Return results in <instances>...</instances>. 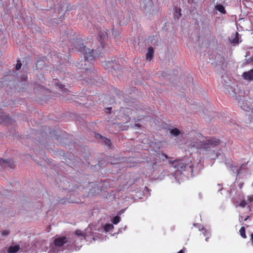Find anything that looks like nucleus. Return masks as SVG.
Returning <instances> with one entry per match:
<instances>
[{"instance_id":"1","label":"nucleus","mask_w":253,"mask_h":253,"mask_svg":"<svg viewBox=\"0 0 253 253\" xmlns=\"http://www.w3.org/2000/svg\"><path fill=\"white\" fill-rule=\"evenodd\" d=\"M196 137L199 138V141L196 142L193 146L197 149H207L210 147L216 146L220 143V140L215 137L206 139L200 133L197 134Z\"/></svg>"},{"instance_id":"2","label":"nucleus","mask_w":253,"mask_h":253,"mask_svg":"<svg viewBox=\"0 0 253 253\" xmlns=\"http://www.w3.org/2000/svg\"><path fill=\"white\" fill-rule=\"evenodd\" d=\"M77 44L76 48L78 49L84 56L85 62H89L92 63L94 60V56H93V49H90L86 48L84 45L82 40H79L76 42Z\"/></svg>"},{"instance_id":"3","label":"nucleus","mask_w":253,"mask_h":253,"mask_svg":"<svg viewBox=\"0 0 253 253\" xmlns=\"http://www.w3.org/2000/svg\"><path fill=\"white\" fill-rule=\"evenodd\" d=\"M100 39L99 40L100 43L101 44V46L100 47H98L96 51V56L97 57L102 56V54H104V47L102 45V41L106 38L107 36V32L106 31H100L99 32Z\"/></svg>"},{"instance_id":"4","label":"nucleus","mask_w":253,"mask_h":253,"mask_svg":"<svg viewBox=\"0 0 253 253\" xmlns=\"http://www.w3.org/2000/svg\"><path fill=\"white\" fill-rule=\"evenodd\" d=\"M169 163L171 166L174 168L176 169L177 170L179 171L185 170L186 166L185 164L180 161H169Z\"/></svg>"},{"instance_id":"5","label":"nucleus","mask_w":253,"mask_h":253,"mask_svg":"<svg viewBox=\"0 0 253 253\" xmlns=\"http://www.w3.org/2000/svg\"><path fill=\"white\" fill-rule=\"evenodd\" d=\"M68 242V239L66 237L56 238L54 239V244L55 247H60Z\"/></svg>"},{"instance_id":"6","label":"nucleus","mask_w":253,"mask_h":253,"mask_svg":"<svg viewBox=\"0 0 253 253\" xmlns=\"http://www.w3.org/2000/svg\"><path fill=\"white\" fill-rule=\"evenodd\" d=\"M117 64L116 60H111L108 61L102 62L101 65L105 69L113 68L115 70L116 65Z\"/></svg>"},{"instance_id":"7","label":"nucleus","mask_w":253,"mask_h":253,"mask_svg":"<svg viewBox=\"0 0 253 253\" xmlns=\"http://www.w3.org/2000/svg\"><path fill=\"white\" fill-rule=\"evenodd\" d=\"M242 76L245 80H253V69L248 72H244Z\"/></svg>"},{"instance_id":"8","label":"nucleus","mask_w":253,"mask_h":253,"mask_svg":"<svg viewBox=\"0 0 253 253\" xmlns=\"http://www.w3.org/2000/svg\"><path fill=\"white\" fill-rule=\"evenodd\" d=\"M0 165L4 167L8 166L11 169L14 167V163L12 160H4L0 159Z\"/></svg>"},{"instance_id":"9","label":"nucleus","mask_w":253,"mask_h":253,"mask_svg":"<svg viewBox=\"0 0 253 253\" xmlns=\"http://www.w3.org/2000/svg\"><path fill=\"white\" fill-rule=\"evenodd\" d=\"M253 201V198L251 196H248L247 200L246 201L245 199L242 200L240 204L238 205V206H240L242 208H245L247 205L251 203Z\"/></svg>"},{"instance_id":"10","label":"nucleus","mask_w":253,"mask_h":253,"mask_svg":"<svg viewBox=\"0 0 253 253\" xmlns=\"http://www.w3.org/2000/svg\"><path fill=\"white\" fill-rule=\"evenodd\" d=\"M44 59L45 57H40L36 63V67L37 69H41L42 68L44 64Z\"/></svg>"},{"instance_id":"11","label":"nucleus","mask_w":253,"mask_h":253,"mask_svg":"<svg viewBox=\"0 0 253 253\" xmlns=\"http://www.w3.org/2000/svg\"><path fill=\"white\" fill-rule=\"evenodd\" d=\"M11 121V118L9 116H6L3 113L0 115V122L7 124L8 123Z\"/></svg>"},{"instance_id":"12","label":"nucleus","mask_w":253,"mask_h":253,"mask_svg":"<svg viewBox=\"0 0 253 253\" xmlns=\"http://www.w3.org/2000/svg\"><path fill=\"white\" fill-rule=\"evenodd\" d=\"M20 249L19 245L10 246L7 250L8 253H15Z\"/></svg>"},{"instance_id":"13","label":"nucleus","mask_w":253,"mask_h":253,"mask_svg":"<svg viewBox=\"0 0 253 253\" xmlns=\"http://www.w3.org/2000/svg\"><path fill=\"white\" fill-rule=\"evenodd\" d=\"M154 49L151 46L148 48V52L146 55V58L147 60H150L153 56Z\"/></svg>"},{"instance_id":"14","label":"nucleus","mask_w":253,"mask_h":253,"mask_svg":"<svg viewBox=\"0 0 253 253\" xmlns=\"http://www.w3.org/2000/svg\"><path fill=\"white\" fill-rule=\"evenodd\" d=\"M171 134L174 136H177L181 134V131L177 128H174L170 130V131Z\"/></svg>"},{"instance_id":"15","label":"nucleus","mask_w":253,"mask_h":253,"mask_svg":"<svg viewBox=\"0 0 253 253\" xmlns=\"http://www.w3.org/2000/svg\"><path fill=\"white\" fill-rule=\"evenodd\" d=\"M216 9L222 13L226 12L224 6L222 4H217L215 6Z\"/></svg>"},{"instance_id":"16","label":"nucleus","mask_w":253,"mask_h":253,"mask_svg":"<svg viewBox=\"0 0 253 253\" xmlns=\"http://www.w3.org/2000/svg\"><path fill=\"white\" fill-rule=\"evenodd\" d=\"M239 232H240V234L241 236L243 238H244V239L247 238V236L246 234V230H245V227H244V226L242 227L239 231Z\"/></svg>"},{"instance_id":"17","label":"nucleus","mask_w":253,"mask_h":253,"mask_svg":"<svg viewBox=\"0 0 253 253\" xmlns=\"http://www.w3.org/2000/svg\"><path fill=\"white\" fill-rule=\"evenodd\" d=\"M114 228V225L112 224H106L104 226V230L106 232H109Z\"/></svg>"},{"instance_id":"18","label":"nucleus","mask_w":253,"mask_h":253,"mask_svg":"<svg viewBox=\"0 0 253 253\" xmlns=\"http://www.w3.org/2000/svg\"><path fill=\"white\" fill-rule=\"evenodd\" d=\"M230 167H231V170L234 172H235L237 174V175L239 174L240 170L237 166L232 165H231Z\"/></svg>"},{"instance_id":"19","label":"nucleus","mask_w":253,"mask_h":253,"mask_svg":"<svg viewBox=\"0 0 253 253\" xmlns=\"http://www.w3.org/2000/svg\"><path fill=\"white\" fill-rule=\"evenodd\" d=\"M181 9L178 8V10L176 9L175 13L174 15V17H176L177 18H179L181 16Z\"/></svg>"},{"instance_id":"20","label":"nucleus","mask_w":253,"mask_h":253,"mask_svg":"<svg viewBox=\"0 0 253 253\" xmlns=\"http://www.w3.org/2000/svg\"><path fill=\"white\" fill-rule=\"evenodd\" d=\"M120 217L118 216H116L113 218V223L114 224H117L120 222Z\"/></svg>"},{"instance_id":"21","label":"nucleus","mask_w":253,"mask_h":253,"mask_svg":"<svg viewBox=\"0 0 253 253\" xmlns=\"http://www.w3.org/2000/svg\"><path fill=\"white\" fill-rule=\"evenodd\" d=\"M104 142L106 145H107L109 147H110L112 144L111 140L108 138H104Z\"/></svg>"},{"instance_id":"22","label":"nucleus","mask_w":253,"mask_h":253,"mask_svg":"<svg viewBox=\"0 0 253 253\" xmlns=\"http://www.w3.org/2000/svg\"><path fill=\"white\" fill-rule=\"evenodd\" d=\"M56 86H58L59 89H60L63 92H66L67 89L64 88V85L61 84H57Z\"/></svg>"},{"instance_id":"23","label":"nucleus","mask_w":253,"mask_h":253,"mask_svg":"<svg viewBox=\"0 0 253 253\" xmlns=\"http://www.w3.org/2000/svg\"><path fill=\"white\" fill-rule=\"evenodd\" d=\"M22 66V64L20 60L17 61V63L16 65L15 68L17 70H19Z\"/></svg>"},{"instance_id":"24","label":"nucleus","mask_w":253,"mask_h":253,"mask_svg":"<svg viewBox=\"0 0 253 253\" xmlns=\"http://www.w3.org/2000/svg\"><path fill=\"white\" fill-rule=\"evenodd\" d=\"M75 235H76L77 236H83L82 231H81L80 230H76L75 232Z\"/></svg>"},{"instance_id":"25","label":"nucleus","mask_w":253,"mask_h":253,"mask_svg":"<svg viewBox=\"0 0 253 253\" xmlns=\"http://www.w3.org/2000/svg\"><path fill=\"white\" fill-rule=\"evenodd\" d=\"M8 234H9L8 231H4L2 233V235H7Z\"/></svg>"},{"instance_id":"26","label":"nucleus","mask_w":253,"mask_h":253,"mask_svg":"<svg viewBox=\"0 0 253 253\" xmlns=\"http://www.w3.org/2000/svg\"><path fill=\"white\" fill-rule=\"evenodd\" d=\"M251 241L252 242V245L253 246V233L251 235Z\"/></svg>"},{"instance_id":"27","label":"nucleus","mask_w":253,"mask_h":253,"mask_svg":"<svg viewBox=\"0 0 253 253\" xmlns=\"http://www.w3.org/2000/svg\"><path fill=\"white\" fill-rule=\"evenodd\" d=\"M194 168V166L193 165H191V166H189V169H191V173L193 172V169Z\"/></svg>"},{"instance_id":"28","label":"nucleus","mask_w":253,"mask_h":253,"mask_svg":"<svg viewBox=\"0 0 253 253\" xmlns=\"http://www.w3.org/2000/svg\"><path fill=\"white\" fill-rule=\"evenodd\" d=\"M162 156L163 157H164L166 159L168 158V156L166 154H164V153H162Z\"/></svg>"},{"instance_id":"29","label":"nucleus","mask_w":253,"mask_h":253,"mask_svg":"<svg viewBox=\"0 0 253 253\" xmlns=\"http://www.w3.org/2000/svg\"><path fill=\"white\" fill-rule=\"evenodd\" d=\"M234 42L235 43L238 42V38L237 37V39H235L234 40Z\"/></svg>"},{"instance_id":"30","label":"nucleus","mask_w":253,"mask_h":253,"mask_svg":"<svg viewBox=\"0 0 253 253\" xmlns=\"http://www.w3.org/2000/svg\"><path fill=\"white\" fill-rule=\"evenodd\" d=\"M96 137H97V138L100 137L101 138V137H102V136L101 135H100L99 134H97L96 135Z\"/></svg>"},{"instance_id":"31","label":"nucleus","mask_w":253,"mask_h":253,"mask_svg":"<svg viewBox=\"0 0 253 253\" xmlns=\"http://www.w3.org/2000/svg\"><path fill=\"white\" fill-rule=\"evenodd\" d=\"M177 253H184L182 250H180Z\"/></svg>"},{"instance_id":"32","label":"nucleus","mask_w":253,"mask_h":253,"mask_svg":"<svg viewBox=\"0 0 253 253\" xmlns=\"http://www.w3.org/2000/svg\"><path fill=\"white\" fill-rule=\"evenodd\" d=\"M249 216H247V217L244 219V220H245V221L249 219Z\"/></svg>"},{"instance_id":"33","label":"nucleus","mask_w":253,"mask_h":253,"mask_svg":"<svg viewBox=\"0 0 253 253\" xmlns=\"http://www.w3.org/2000/svg\"><path fill=\"white\" fill-rule=\"evenodd\" d=\"M208 240H209V237H207V238H206V241L207 242H208Z\"/></svg>"},{"instance_id":"34","label":"nucleus","mask_w":253,"mask_h":253,"mask_svg":"<svg viewBox=\"0 0 253 253\" xmlns=\"http://www.w3.org/2000/svg\"><path fill=\"white\" fill-rule=\"evenodd\" d=\"M112 164H117L118 162H115V163H112V162H111Z\"/></svg>"},{"instance_id":"35","label":"nucleus","mask_w":253,"mask_h":253,"mask_svg":"<svg viewBox=\"0 0 253 253\" xmlns=\"http://www.w3.org/2000/svg\"><path fill=\"white\" fill-rule=\"evenodd\" d=\"M111 109H112V108H111V107L107 108V109H108V110H111Z\"/></svg>"}]
</instances>
